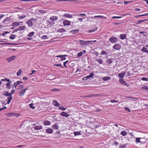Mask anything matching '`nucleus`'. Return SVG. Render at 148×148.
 I'll return each mask as SVG.
<instances>
[{
  "mask_svg": "<svg viewBox=\"0 0 148 148\" xmlns=\"http://www.w3.org/2000/svg\"><path fill=\"white\" fill-rule=\"evenodd\" d=\"M36 21L37 20L36 19L34 18H32L28 21L27 23L29 26L32 27L33 25L32 21Z\"/></svg>",
  "mask_w": 148,
  "mask_h": 148,
  "instance_id": "1",
  "label": "nucleus"
},
{
  "mask_svg": "<svg viewBox=\"0 0 148 148\" xmlns=\"http://www.w3.org/2000/svg\"><path fill=\"white\" fill-rule=\"evenodd\" d=\"M118 40L117 38L115 37H111L109 39V40L112 43H116L118 41Z\"/></svg>",
  "mask_w": 148,
  "mask_h": 148,
  "instance_id": "2",
  "label": "nucleus"
},
{
  "mask_svg": "<svg viewBox=\"0 0 148 148\" xmlns=\"http://www.w3.org/2000/svg\"><path fill=\"white\" fill-rule=\"evenodd\" d=\"M80 44L82 45H87L90 44V41L89 40H79Z\"/></svg>",
  "mask_w": 148,
  "mask_h": 148,
  "instance_id": "3",
  "label": "nucleus"
},
{
  "mask_svg": "<svg viewBox=\"0 0 148 148\" xmlns=\"http://www.w3.org/2000/svg\"><path fill=\"white\" fill-rule=\"evenodd\" d=\"M121 48V45L119 44H116L113 47V48L116 50H120Z\"/></svg>",
  "mask_w": 148,
  "mask_h": 148,
  "instance_id": "4",
  "label": "nucleus"
},
{
  "mask_svg": "<svg viewBox=\"0 0 148 148\" xmlns=\"http://www.w3.org/2000/svg\"><path fill=\"white\" fill-rule=\"evenodd\" d=\"M15 58L16 57L15 56H12L6 58V60L9 62H10L14 60L15 59Z\"/></svg>",
  "mask_w": 148,
  "mask_h": 148,
  "instance_id": "5",
  "label": "nucleus"
},
{
  "mask_svg": "<svg viewBox=\"0 0 148 148\" xmlns=\"http://www.w3.org/2000/svg\"><path fill=\"white\" fill-rule=\"evenodd\" d=\"M63 24L64 26H69L71 25V22L67 20H64L63 21Z\"/></svg>",
  "mask_w": 148,
  "mask_h": 148,
  "instance_id": "6",
  "label": "nucleus"
},
{
  "mask_svg": "<svg viewBox=\"0 0 148 148\" xmlns=\"http://www.w3.org/2000/svg\"><path fill=\"white\" fill-rule=\"evenodd\" d=\"M27 88H25L19 92V95L20 96H21L23 95L25 92L27 90Z\"/></svg>",
  "mask_w": 148,
  "mask_h": 148,
  "instance_id": "7",
  "label": "nucleus"
},
{
  "mask_svg": "<svg viewBox=\"0 0 148 148\" xmlns=\"http://www.w3.org/2000/svg\"><path fill=\"white\" fill-rule=\"evenodd\" d=\"M60 115L63 117H68L69 116V114L66 113L65 112H63L60 113Z\"/></svg>",
  "mask_w": 148,
  "mask_h": 148,
  "instance_id": "8",
  "label": "nucleus"
},
{
  "mask_svg": "<svg viewBox=\"0 0 148 148\" xmlns=\"http://www.w3.org/2000/svg\"><path fill=\"white\" fill-rule=\"evenodd\" d=\"M22 22H14L12 23V25L14 26H18L21 25V24H22Z\"/></svg>",
  "mask_w": 148,
  "mask_h": 148,
  "instance_id": "9",
  "label": "nucleus"
},
{
  "mask_svg": "<svg viewBox=\"0 0 148 148\" xmlns=\"http://www.w3.org/2000/svg\"><path fill=\"white\" fill-rule=\"evenodd\" d=\"M53 104L56 107L59 106L60 105V104L57 101L55 100L53 101Z\"/></svg>",
  "mask_w": 148,
  "mask_h": 148,
  "instance_id": "10",
  "label": "nucleus"
},
{
  "mask_svg": "<svg viewBox=\"0 0 148 148\" xmlns=\"http://www.w3.org/2000/svg\"><path fill=\"white\" fill-rule=\"evenodd\" d=\"M86 53V51L85 50H83V51H81L79 53H78L77 54V56H78L80 57L82 56L83 54H85Z\"/></svg>",
  "mask_w": 148,
  "mask_h": 148,
  "instance_id": "11",
  "label": "nucleus"
},
{
  "mask_svg": "<svg viewBox=\"0 0 148 148\" xmlns=\"http://www.w3.org/2000/svg\"><path fill=\"white\" fill-rule=\"evenodd\" d=\"M46 132L48 134H52L53 132V131L52 129L49 128L46 130Z\"/></svg>",
  "mask_w": 148,
  "mask_h": 148,
  "instance_id": "12",
  "label": "nucleus"
},
{
  "mask_svg": "<svg viewBox=\"0 0 148 148\" xmlns=\"http://www.w3.org/2000/svg\"><path fill=\"white\" fill-rule=\"evenodd\" d=\"M66 32V30L63 28H62L58 29L57 31V32L60 33H63L65 32Z\"/></svg>",
  "mask_w": 148,
  "mask_h": 148,
  "instance_id": "13",
  "label": "nucleus"
},
{
  "mask_svg": "<svg viewBox=\"0 0 148 148\" xmlns=\"http://www.w3.org/2000/svg\"><path fill=\"white\" fill-rule=\"evenodd\" d=\"M125 73L122 72L121 73H119L118 75L120 79H122L125 75Z\"/></svg>",
  "mask_w": 148,
  "mask_h": 148,
  "instance_id": "14",
  "label": "nucleus"
},
{
  "mask_svg": "<svg viewBox=\"0 0 148 148\" xmlns=\"http://www.w3.org/2000/svg\"><path fill=\"white\" fill-rule=\"evenodd\" d=\"M33 128L35 130H39L42 129V126L40 125L36 126Z\"/></svg>",
  "mask_w": 148,
  "mask_h": 148,
  "instance_id": "15",
  "label": "nucleus"
},
{
  "mask_svg": "<svg viewBox=\"0 0 148 148\" xmlns=\"http://www.w3.org/2000/svg\"><path fill=\"white\" fill-rule=\"evenodd\" d=\"M52 128L54 130H56L58 129L59 126L57 124H55L52 126Z\"/></svg>",
  "mask_w": 148,
  "mask_h": 148,
  "instance_id": "16",
  "label": "nucleus"
},
{
  "mask_svg": "<svg viewBox=\"0 0 148 148\" xmlns=\"http://www.w3.org/2000/svg\"><path fill=\"white\" fill-rule=\"evenodd\" d=\"M58 18L57 16H53L50 18V19L52 21H55L57 20Z\"/></svg>",
  "mask_w": 148,
  "mask_h": 148,
  "instance_id": "17",
  "label": "nucleus"
},
{
  "mask_svg": "<svg viewBox=\"0 0 148 148\" xmlns=\"http://www.w3.org/2000/svg\"><path fill=\"white\" fill-rule=\"evenodd\" d=\"M43 124L45 125H49L51 124V122L49 121L46 120L44 121Z\"/></svg>",
  "mask_w": 148,
  "mask_h": 148,
  "instance_id": "18",
  "label": "nucleus"
},
{
  "mask_svg": "<svg viewBox=\"0 0 148 148\" xmlns=\"http://www.w3.org/2000/svg\"><path fill=\"white\" fill-rule=\"evenodd\" d=\"M57 57H59L61 58L62 61L65 60L66 59V58L63 55H58L56 56Z\"/></svg>",
  "mask_w": 148,
  "mask_h": 148,
  "instance_id": "19",
  "label": "nucleus"
},
{
  "mask_svg": "<svg viewBox=\"0 0 148 148\" xmlns=\"http://www.w3.org/2000/svg\"><path fill=\"white\" fill-rule=\"evenodd\" d=\"M79 30L77 29H76L73 30H72L70 32L73 34H75L76 33H78Z\"/></svg>",
  "mask_w": 148,
  "mask_h": 148,
  "instance_id": "20",
  "label": "nucleus"
},
{
  "mask_svg": "<svg viewBox=\"0 0 148 148\" xmlns=\"http://www.w3.org/2000/svg\"><path fill=\"white\" fill-rule=\"evenodd\" d=\"M126 37V35L125 34H121L120 35V38L122 40L125 39Z\"/></svg>",
  "mask_w": 148,
  "mask_h": 148,
  "instance_id": "21",
  "label": "nucleus"
},
{
  "mask_svg": "<svg viewBox=\"0 0 148 148\" xmlns=\"http://www.w3.org/2000/svg\"><path fill=\"white\" fill-rule=\"evenodd\" d=\"M148 21V19H146L144 20H141L140 21L139 20H138L137 22H136L135 24L136 25H139L142 22H143L145 21Z\"/></svg>",
  "mask_w": 148,
  "mask_h": 148,
  "instance_id": "22",
  "label": "nucleus"
},
{
  "mask_svg": "<svg viewBox=\"0 0 148 148\" xmlns=\"http://www.w3.org/2000/svg\"><path fill=\"white\" fill-rule=\"evenodd\" d=\"M96 61L98 62L99 63L102 64L103 63V60L101 59H96Z\"/></svg>",
  "mask_w": 148,
  "mask_h": 148,
  "instance_id": "23",
  "label": "nucleus"
},
{
  "mask_svg": "<svg viewBox=\"0 0 148 148\" xmlns=\"http://www.w3.org/2000/svg\"><path fill=\"white\" fill-rule=\"evenodd\" d=\"M38 11L40 13L45 14L47 12V11L42 10L38 9Z\"/></svg>",
  "mask_w": 148,
  "mask_h": 148,
  "instance_id": "24",
  "label": "nucleus"
},
{
  "mask_svg": "<svg viewBox=\"0 0 148 148\" xmlns=\"http://www.w3.org/2000/svg\"><path fill=\"white\" fill-rule=\"evenodd\" d=\"M63 16L69 18H71L72 17V15L71 14L68 13H65L63 15Z\"/></svg>",
  "mask_w": 148,
  "mask_h": 148,
  "instance_id": "25",
  "label": "nucleus"
},
{
  "mask_svg": "<svg viewBox=\"0 0 148 148\" xmlns=\"http://www.w3.org/2000/svg\"><path fill=\"white\" fill-rule=\"evenodd\" d=\"M3 95L6 97H10L11 96V94L10 93H9L8 92L5 91L4 92Z\"/></svg>",
  "mask_w": 148,
  "mask_h": 148,
  "instance_id": "26",
  "label": "nucleus"
},
{
  "mask_svg": "<svg viewBox=\"0 0 148 148\" xmlns=\"http://www.w3.org/2000/svg\"><path fill=\"white\" fill-rule=\"evenodd\" d=\"M7 99H8V101H7V103L8 104L10 103V101L12 99V97L11 96L10 97H9L8 98H7Z\"/></svg>",
  "mask_w": 148,
  "mask_h": 148,
  "instance_id": "27",
  "label": "nucleus"
},
{
  "mask_svg": "<svg viewBox=\"0 0 148 148\" xmlns=\"http://www.w3.org/2000/svg\"><path fill=\"white\" fill-rule=\"evenodd\" d=\"M111 77H110L106 76L104 77L103 78V79L104 81H106L109 80L110 79Z\"/></svg>",
  "mask_w": 148,
  "mask_h": 148,
  "instance_id": "28",
  "label": "nucleus"
},
{
  "mask_svg": "<svg viewBox=\"0 0 148 148\" xmlns=\"http://www.w3.org/2000/svg\"><path fill=\"white\" fill-rule=\"evenodd\" d=\"M94 75V74L93 73H92L90 74L87 76V77L88 79H89L90 78H91L93 77Z\"/></svg>",
  "mask_w": 148,
  "mask_h": 148,
  "instance_id": "29",
  "label": "nucleus"
},
{
  "mask_svg": "<svg viewBox=\"0 0 148 148\" xmlns=\"http://www.w3.org/2000/svg\"><path fill=\"white\" fill-rule=\"evenodd\" d=\"M26 28V27L24 26H20L18 27V30H23L24 29H25Z\"/></svg>",
  "mask_w": 148,
  "mask_h": 148,
  "instance_id": "30",
  "label": "nucleus"
},
{
  "mask_svg": "<svg viewBox=\"0 0 148 148\" xmlns=\"http://www.w3.org/2000/svg\"><path fill=\"white\" fill-rule=\"evenodd\" d=\"M127 132H125V131H122L121 132V134L123 136H125L127 135Z\"/></svg>",
  "mask_w": 148,
  "mask_h": 148,
  "instance_id": "31",
  "label": "nucleus"
},
{
  "mask_svg": "<svg viewBox=\"0 0 148 148\" xmlns=\"http://www.w3.org/2000/svg\"><path fill=\"white\" fill-rule=\"evenodd\" d=\"M142 138H136V143L137 144L138 143H142V142H141L140 140V139H142Z\"/></svg>",
  "mask_w": 148,
  "mask_h": 148,
  "instance_id": "32",
  "label": "nucleus"
},
{
  "mask_svg": "<svg viewBox=\"0 0 148 148\" xmlns=\"http://www.w3.org/2000/svg\"><path fill=\"white\" fill-rule=\"evenodd\" d=\"M74 134L75 136L79 135H81V133L80 132H74Z\"/></svg>",
  "mask_w": 148,
  "mask_h": 148,
  "instance_id": "33",
  "label": "nucleus"
},
{
  "mask_svg": "<svg viewBox=\"0 0 148 148\" xmlns=\"http://www.w3.org/2000/svg\"><path fill=\"white\" fill-rule=\"evenodd\" d=\"M112 60L113 59L112 58H109L106 60V62L110 64H111L112 63Z\"/></svg>",
  "mask_w": 148,
  "mask_h": 148,
  "instance_id": "34",
  "label": "nucleus"
},
{
  "mask_svg": "<svg viewBox=\"0 0 148 148\" xmlns=\"http://www.w3.org/2000/svg\"><path fill=\"white\" fill-rule=\"evenodd\" d=\"M23 87L24 85H23L21 84L17 87V89L18 90H21V89H22L23 88Z\"/></svg>",
  "mask_w": 148,
  "mask_h": 148,
  "instance_id": "35",
  "label": "nucleus"
},
{
  "mask_svg": "<svg viewBox=\"0 0 148 148\" xmlns=\"http://www.w3.org/2000/svg\"><path fill=\"white\" fill-rule=\"evenodd\" d=\"M41 38L42 39L45 40L48 38V37L46 35H44L41 36Z\"/></svg>",
  "mask_w": 148,
  "mask_h": 148,
  "instance_id": "36",
  "label": "nucleus"
},
{
  "mask_svg": "<svg viewBox=\"0 0 148 148\" xmlns=\"http://www.w3.org/2000/svg\"><path fill=\"white\" fill-rule=\"evenodd\" d=\"M18 18L19 19H22L25 17V16L24 15H22L21 16H20L19 14L18 15Z\"/></svg>",
  "mask_w": 148,
  "mask_h": 148,
  "instance_id": "37",
  "label": "nucleus"
},
{
  "mask_svg": "<svg viewBox=\"0 0 148 148\" xmlns=\"http://www.w3.org/2000/svg\"><path fill=\"white\" fill-rule=\"evenodd\" d=\"M60 90L59 89L54 88L52 89H51V90L50 91H52L58 92V91H60Z\"/></svg>",
  "mask_w": 148,
  "mask_h": 148,
  "instance_id": "38",
  "label": "nucleus"
},
{
  "mask_svg": "<svg viewBox=\"0 0 148 148\" xmlns=\"http://www.w3.org/2000/svg\"><path fill=\"white\" fill-rule=\"evenodd\" d=\"M22 71H21V69H20L19 70V71L17 72L16 73V75L18 76H20L21 74L22 73Z\"/></svg>",
  "mask_w": 148,
  "mask_h": 148,
  "instance_id": "39",
  "label": "nucleus"
},
{
  "mask_svg": "<svg viewBox=\"0 0 148 148\" xmlns=\"http://www.w3.org/2000/svg\"><path fill=\"white\" fill-rule=\"evenodd\" d=\"M16 37V36L14 34H12L9 37V38L11 40H13Z\"/></svg>",
  "mask_w": 148,
  "mask_h": 148,
  "instance_id": "40",
  "label": "nucleus"
},
{
  "mask_svg": "<svg viewBox=\"0 0 148 148\" xmlns=\"http://www.w3.org/2000/svg\"><path fill=\"white\" fill-rule=\"evenodd\" d=\"M98 28L97 27H95V29H91L90 30H88V32L89 33H91L92 32H93L95 31V30H97V29Z\"/></svg>",
  "mask_w": 148,
  "mask_h": 148,
  "instance_id": "41",
  "label": "nucleus"
},
{
  "mask_svg": "<svg viewBox=\"0 0 148 148\" xmlns=\"http://www.w3.org/2000/svg\"><path fill=\"white\" fill-rule=\"evenodd\" d=\"M1 81H6L8 82H10V80L7 78H5L4 79H2L1 80Z\"/></svg>",
  "mask_w": 148,
  "mask_h": 148,
  "instance_id": "42",
  "label": "nucleus"
},
{
  "mask_svg": "<svg viewBox=\"0 0 148 148\" xmlns=\"http://www.w3.org/2000/svg\"><path fill=\"white\" fill-rule=\"evenodd\" d=\"M34 34V32H32L30 33H29L28 35H27V36L29 37H32L33 36Z\"/></svg>",
  "mask_w": 148,
  "mask_h": 148,
  "instance_id": "43",
  "label": "nucleus"
},
{
  "mask_svg": "<svg viewBox=\"0 0 148 148\" xmlns=\"http://www.w3.org/2000/svg\"><path fill=\"white\" fill-rule=\"evenodd\" d=\"M3 45H16V44L12 43L6 42V43H3Z\"/></svg>",
  "mask_w": 148,
  "mask_h": 148,
  "instance_id": "44",
  "label": "nucleus"
},
{
  "mask_svg": "<svg viewBox=\"0 0 148 148\" xmlns=\"http://www.w3.org/2000/svg\"><path fill=\"white\" fill-rule=\"evenodd\" d=\"M54 65L56 66H58L61 68H63V66L61 64H54Z\"/></svg>",
  "mask_w": 148,
  "mask_h": 148,
  "instance_id": "45",
  "label": "nucleus"
},
{
  "mask_svg": "<svg viewBox=\"0 0 148 148\" xmlns=\"http://www.w3.org/2000/svg\"><path fill=\"white\" fill-rule=\"evenodd\" d=\"M94 18H95V17L101 18H104V19H106L107 18L106 17H104V16H99H99H94Z\"/></svg>",
  "mask_w": 148,
  "mask_h": 148,
  "instance_id": "46",
  "label": "nucleus"
},
{
  "mask_svg": "<svg viewBox=\"0 0 148 148\" xmlns=\"http://www.w3.org/2000/svg\"><path fill=\"white\" fill-rule=\"evenodd\" d=\"M141 89L148 90V87L147 86H144L142 87Z\"/></svg>",
  "mask_w": 148,
  "mask_h": 148,
  "instance_id": "47",
  "label": "nucleus"
},
{
  "mask_svg": "<svg viewBox=\"0 0 148 148\" xmlns=\"http://www.w3.org/2000/svg\"><path fill=\"white\" fill-rule=\"evenodd\" d=\"M59 109L60 110H66V108H64L62 106H60L58 107Z\"/></svg>",
  "mask_w": 148,
  "mask_h": 148,
  "instance_id": "48",
  "label": "nucleus"
},
{
  "mask_svg": "<svg viewBox=\"0 0 148 148\" xmlns=\"http://www.w3.org/2000/svg\"><path fill=\"white\" fill-rule=\"evenodd\" d=\"M141 79L143 81H148V78H146V77H143Z\"/></svg>",
  "mask_w": 148,
  "mask_h": 148,
  "instance_id": "49",
  "label": "nucleus"
},
{
  "mask_svg": "<svg viewBox=\"0 0 148 148\" xmlns=\"http://www.w3.org/2000/svg\"><path fill=\"white\" fill-rule=\"evenodd\" d=\"M119 82L122 84H123V83L125 82V81L123 79H119Z\"/></svg>",
  "mask_w": 148,
  "mask_h": 148,
  "instance_id": "50",
  "label": "nucleus"
},
{
  "mask_svg": "<svg viewBox=\"0 0 148 148\" xmlns=\"http://www.w3.org/2000/svg\"><path fill=\"white\" fill-rule=\"evenodd\" d=\"M147 49L145 48V47H143L142 49H141V51L145 52L146 50H147Z\"/></svg>",
  "mask_w": 148,
  "mask_h": 148,
  "instance_id": "51",
  "label": "nucleus"
},
{
  "mask_svg": "<svg viewBox=\"0 0 148 148\" xmlns=\"http://www.w3.org/2000/svg\"><path fill=\"white\" fill-rule=\"evenodd\" d=\"M101 55H106L107 54V53L106 52L103 50L101 51Z\"/></svg>",
  "mask_w": 148,
  "mask_h": 148,
  "instance_id": "52",
  "label": "nucleus"
},
{
  "mask_svg": "<svg viewBox=\"0 0 148 148\" xmlns=\"http://www.w3.org/2000/svg\"><path fill=\"white\" fill-rule=\"evenodd\" d=\"M124 110L128 111L129 112H131V110L127 107H125L124 108Z\"/></svg>",
  "mask_w": 148,
  "mask_h": 148,
  "instance_id": "53",
  "label": "nucleus"
},
{
  "mask_svg": "<svg viewBox=\"0 0 148 148\" xmlns=\"http://www.w3.org/2000/svg\"><path fill=\"white\" fill-rule=\"evenodd\" d=\"M29 107L30 108L32 109H34L35 107L33 106L34 104L33 103H31L29 104Z\"/></svg>",
  "mask_w": 148,
  "mask_h": 148,
  "instance_id": "54",
  "label": "nucleus"
},
{
  "mask_svg": "<svg viewBox=\"0 0 148 148\" xmlns=\"http://www.w3.org/2000/svg\"><path fill=\"white\" fill-rule=\"evenodd\" d=\"M15 90H14L13 89H12L11 90L10 93V94H11V96L13 94V93L15 92Z\"/></svg>",
  "mask_w": 148,
  "mask_h": 148,
  "instance_id": "55",
  "label": "nucleus"
},
{
  "mask_svg": "<svg viewBox=\"0 0 148 148\" xmlns=\"http://www.w3.org/2000/svg\"><path fill=\"white\" fill-rule=\"evenodd\" d=\"M68 62V61L66 60V61L64 62L63 63L64 66L66 68H67V67L66 66V64L67 62Z\"/></svg>",
  "mask_w": 148,
  "mask_h": 148,
  "instance_id": "56",
  "label": "nucleus"
},
{
  "mask_svg": "<svg viewBox=\"0 0 148 148\" xmlns=\"http://www.w3.org/2000/svg\"><path fill=\"white\" fill-rule=\"evenodd\" d=\"M112 18L113 19H114L115 18H121V17L120 16H113L112 17Z\"/></svg>",
  "mask_w": 148,
  "mask_h": 148,
  "instance_id": "57",
  "label": "nucleus"
},
{
  "mask_svg": "<svg viewBox=\"0 0 148 148\" xmlns=\"http://www.w3.org/2000/svg\"><path fill=\"white\" fill-rule=\"evenodd\" d=\"M10 19L9 18H6L3 21L5 22L7 21L8 22H10Z\"/></svg>",
  "mask_w": 148,
  "mask_h": 148,
  "instance_id": "58",
  "label": "nucleus"
},
{
  "mask_svg": "<svg viewBox=\"0 0 148 148\" xmlns=\"http://www.w3.org/2000/svg\"><path fill=\"white\" fill-rule=\"evenodd\" d=\"M132 1H124V4L125 5H127L128 4V3L132 2Z\"/></svg>",
  "mask_w": 148,
  "mask_h": 148,
  "instance_id": "59",
  "label": "nucleus"
},
{
  "mask_svg": "<svg viewBox=\"0 0 148 148\" xmlns=\"http://www.w3.org/2000/svg\"><path fill=\"white\" fill-rule=\"evenodd\" d=\"M126 144H125L123 145L120 147V148H126Z\"/></svg>",
  "mask_w": 148,
  "mask_h": 148,
  "instance_id": "60",
  "label": "nucleus"
},
{
  "mask_svg": "<svg viewBox=\"0 0 148 148\" xmlns=\"http://www.w3.org/2000/svg\"><path fill=\"white\" fill-rule=\"evenodd\" d=\"M16 84L18 85L19 84H20L21 83H22L23 82L22 81H18L16 82H15Z\"/></svg>",
  "mask_w": 148,
  "mask_h": 148,
  "instance_id": "61",
  "label": "nucleus"
},
{
  "mask_svg": "<svg viewBox=\"0 0 148 148\" xmlns=\"http://www.w3.org/2000/svg\"><path fill=\"white\" fill-rule=\"evenodd\" d=\"M134 10L136 11L139 12L141 10V9L139 8H136L134 9Z\"/></svg>",
  "mask_w": 148,
  "mask_h": 148,
  "instance_id": "62",
  "label": "nucleus"
},
{
  "mask_svg": "<svg viewBox=\"0 0 148 148\" xmlns=\"http://www.w3.org/2000/svg\"><path fill=\"white\" fill-rule=\"evenodd\" d=\"M140 17L142 16H148V13H146L144 14L140 15Z\"/></svg>",
  "mask_w": 148,
  "mask_h": 148,
  "instance_id": "63",
  "label": "nucleus"
},
{
  "mask_svg": "<svg viewBox=\"0 0 148 148\" xmlns=\"http://www.w3.org/2000/svg\"><path fill=\"white\" fill-rule=\"evenodd\" d=\"M12 82V81H10V82H9L8 83H7L6 84V86H8L10 85L11 84Z\"/></svg>",
  "mask_w": 148,
  "mask_h": 148,
  "instance_id": "64",
  "label": "nucleus"
}]
</instances>
